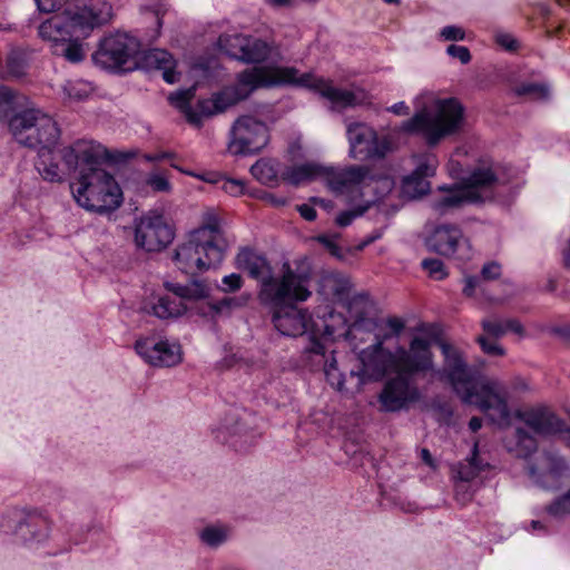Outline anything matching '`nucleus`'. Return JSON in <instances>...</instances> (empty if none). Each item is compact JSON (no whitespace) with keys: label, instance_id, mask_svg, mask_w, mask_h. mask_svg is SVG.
I'll list each match as a JSON object with an SVG mask.
<instances>
[{"label":"nucleus","instance_id":"nucleus-7","mask_svg":"<svg viewBox=\"0 0 570 570\" xmlns=\"http://www.w3.org/2000/svg\"><path fill=\"white\" fill-rule=\"evenodd\" d=\"M282 178L295 186L320 179L333 194L344 197L348 204L364 199L379 185L385 190L392 187L389 178L374 180L365 166L333 167L315 161L289 166L282 173Z\"/></svg>","mask_w":570,"mask_h":570},{"label":"nucleus","instance_id":"nucleus-23","mask_svg":"<svg viewBox=\"0 0 570 570\" xmlns=\"http://www.w3.org/2000/svg\"><path fill=\"white\" fill-rule=\"evenodd\" d=\"M488 468L478 455V443H474L472 456L464 463H460L455 468V500L460 504H466L471 501V493L461 497V488L465 487V482H471L479 476V474Z\"/></svg>","mask_w":570,"mask_h":570},{"label":"nucleus","instance_id":"nucleus-51","mask_svg":"<svg viewBox=\"0 0 570 570\" xmlns=\"http://www.w3.org/2000/svg\"><path fill=\"white\" fill-rule=\"evenodd\" d=\"M476 285H478V281H476L475 277H466L465 278V285H464V288H463V293L466 296L473 295Z\"/></svg>","mask_w":570,"mask_h":570},{"label":"nucleus","instance_id":"nucleus-27","mask_svg":"<svg viewBox=\"0 0 570 570\" xmlns=\"http://www.w3.org/2000/svg\"><path fill=\"white\" fill-rule=\"evenodd\" d=\"M250 174L259 183L275 186L278 183L276 164L271 159H259L250 167Z\"/></svg>","mask_w":570,"mask_h":570},{"label":"nucleus","instance_id":"nucleus-20","mask_svg":"<svg viewBox=\"0 0 570 570\" xmlns=\"http://www.w3.org/2000/svg\"><path fill=\"white\" fill-rule=\"evenodd\" d=\"M137 354L149 365L170 367L183 360L181 346L178 342L147 336L135 343Z\"/></svg>","mask_w":570,"mask_h":570},{"label":"nucleus","instance_id":"nucleus-36","mask_svg":"<svg viewBox=\"0 0 570 570\" xmlns=\"http://www.w3.org/2000/svg\"><path fill=\"white\" fill-rule=\"evenodd\" d=\"M146 184L154 190L159 193H169L171 190V185L169 179L161 174L153 173L147 179Z\"/></svg>","mask_w":570,"mask_h":570},{"label":"nucleus","instance_id":"nucleus-54","mask_svg":"<svg viewBox=\"0 0 570 570\" xmlns=\"http://www.w3.org/2000/svg\"><path fill=\"white\" fill-rule=\"evenodd\" d=\"M302 150V144L301 141H294L291 144L289 148H288V153L291 154V156L293 158L299 156V151Z\"/></svg>","mask_w":570,"mask_h":570},{"label":"nucleus","instance_id":"nucleus-2","mask_svg":"<svg viewBox=\"0 0 570 570\" xmlns=\"http://www.w3.org/2000/svg\"><path fill=\"white\" fill-rule=\"evenodd\" d=\"M444 356L440 379H445L466 404L484 412L491 421L509 426L521 421L532 431L542 435H558L570 445V429L546 407L512 409L508 392L495 381L481 376L475 368L469 367L461 351L444 341L439 342Z\"/></svg>","mask_w":570,"mask_h":570},{"label":"nucleus","instance_id":"nucleus-6","mask_svg":"<svg viewBox=\"0 0 570 570\" xmlns=\"http://www.w3.org/2000/svg\"><path fill=\"white\" fill-rule=\"evenodd\" d=\"M111 19L112 7L106 0H76L61 12L42 21L38 33L53 55L78 63L87 56L86 40Z\"/></svg>","mask_w":570,"mask_h":570},{"label":"nucleus","instance_id":"nucleus-62","mask_svg":"<svg viewBox=\"0 0 570 570\" xmlns=\"http://www.w3.org/2000/svg\"><path fill=\"white\" fill-rule=\"evenodd\" d=\"M6 97V89L0 87V98Z\"/></svg>","mask_w":570,"mask_h":570},{"label":"nucleus","instance_id":"nucleus-53","mask_svg":"<svg viewBox=\"0 0 570 570\" xmlns=\"http://www.w3.org/2000/svg\"><path fill=\"white\" fill-rule=\"evenodd\" d=\"M381 237V234H375L366 237L362 243L356 246L357 250H363L367 245Z\"/></svg>","mask_w":570,"mask_h":570},{"label":"nucleus","instance_id":"nucleus-22","mask_svg":"<svg viewBox=\"0 0 570 570\" xmlns=\"http://www.w3.org/2000/svg\"><path fill=\"white\" fill-rule=\"evenodd\" d=\"M482 327L485 335L478 338L481 348L484 353L490 355H503V348L498 344L495 338L504 335L508 332H513L518 335H522L523 327L515 320H488L482 322Z\"/></svg>","mask_w":570,"mask_h":570},{"label":"nucleus","instance_id":"nucleus-37","mask_svg":"<svg viewBox=\"0 0 570 570\" xmlns=\"http://www.w3.org/2000/svg\"><path fill=\"white\" fill-rule=\"evenodd\" d=\"M244 279L240 274L232 273L225 275L222 278L220 291L224 293H234L239 291L243 287Z\"/></svg>","mask_w":570,"mask_h":570},{"label":"nucleus","instance_id":"nucleus-17","mask_svg":"<svg viewBox=\"0 0 570 570\" xmlns=\"http://www.w3.org/2000/svg\"><path fill=\"white\" fill-rule=\"evenodd\" d=\"M138 51L139 42L135 37L125 32H116L100 41L92 59L96 65L105 69L117 70L130 61Z\"/></svg>","mask_w":570,"mask_h":570},{"label":"nucleus","instance_id":"nucleus-60","mask_svg":"<svg viewBox=\"0 0 570 570\" xmlns=\"http://www.w3.org/2000/svg\"><path fill=\"white\" fill-rule=\"evenodd\" d=\"M560 6L570 8V0H556Z\"/></svg>","mask_w":570,"mask_h":570},{"label":"nucleus","instance_id":"nucleus-35","mask_svg":"<svg viewBox=\"0 0 570 570\" xmlns=\"http://www.w3.org/2000/svg\"><path fill=\"white\" fill-rule=\"evenodd\" d=\"M422 267L434 279H443L448 273L442 261L438 258H428L422 262Z\"/></svg>","mask_w":570,"mask_h":570},{"label":"nucleus","instance_id":"nucleus-26","mask_svg":"<svg viewBox=\"0 0 570 570\" xmlns=\"http://www.w3.org/2000/svg\"><path fill=\"white\" fill-rule=\"evenodd\" d=\"M145 62L148 67L163 71V78L168 83H175L179 79L176 72V61L173 56L163 49H153L145 56Z\"/></svg>","mask_w":570,"mask_h":570},{"label":"nucleus","instance_id":"nucleus-38","mask_svg":"<svg viewBox=\"0 0 570 570\" xmlns=\"http://www.w3.org/2000/svg\"><path fill=\"white\" fill-rule=\"evenodd\" d=\"M220 188L225 193H227L234 197L240 196L245 193L244 181L238 180V179H233V178H226V177L222 178Z\"/></svg>","mask_w":570,"mask_h":570},{"label":"nucleus","instance_id":"nucleus-29","mask_svg":"<svg viewBox=\"0 0 570 570\" xmlns=\"http://www.w3.org/2000/svg\"><path fill=\"white\" fill-rule=\"evenodd\" d=\"M92 90L91 83L81 79L68 80L62 86L65 99L69 101L83 100L91 95Z\"/></svg>","mask_w":570,"mask_h":570},{"label":"nucleus","instance_id":"nucleus-8","mask_svg":"<svg viewBox=\"0 0 570 570\" xmlns=\"http://www.w3.org/2000/svg\"><path fill=\"white\" fill-rule=\"evenodd\" d=\"M229 246L218 213L207 209L202 215L199 226L177 245L173 259L178 269L195 275L219 266Z\"/></svg>","mask_w":570,"mask_h":570},{"label":"nucleus","instance_id":"nucleus-9","mask_svg":"<svg viewBox=\"0 0 570 570\" xmlns=\"http://www.w3.org/2000/svg\"><path fill=\"white\" fill-rule=\"evenodd\" d=\"M462 151L458 149L448 163V171L451 177L461 179L451 186H440L432 198V209L438 214H444L465 204L485 202L493 198L499 179L490 163H480L466 178L461 175L463 167L460 163Z\"/></svg>","mask_w":570,"mask_h":570},{"label":"nucleus","instance_id":"nucleus-64","mask_svg":"<svg viewBox=\"0 0 570 570\" xmlns=\"http://www.w3.org/2000/svg\"><path fill=\"white\" fill-rule=\"evenodd\" d=\"M315 202H316V203H320V204H324V200H322V199H320V200H318V199H315Z\"/></svg>","mask_w":570,"mask_h":570},{"label":"nucleus","instance_id":"nucleus-34","mask_svg":"<svg viewBox=\"0 0 570 570\" xmlns=\"http://www.w3.org/2000/svg\"><path fill=\"white\" fill-rule=\"evenodd\" d=\"M547 512L554 518H563L570 514V489L549 504Z\"/></svg>","mask_w":570,"mask_h":570},{"label":"nucleus","instance_id":"nucleus-61","mask_svg":"<svg viewBox=\"0 0 570 570\" xmlns=\"http://www.w3.org/2000/svg\"><path fill=\"white\" fill-rule=\"evenodd\" d=\"M531 525L534 530L541 529V523L539 521H532Z\"/></svg>","mask_w":570,"mask_h":570},{"label":"nucleus","instance_id":"nucleus-48","mask_svg":"<svg viewBox=\"0 0 570 570\" xmlns=\"http://www.w3.org/2000/svg\"><path fill=\"white\" fill-rule=\"evenodd\" d=\"M175 155L169 151H156L151 154H145L144 159L147 161H160L165 159H174Z\"/></svg>","mask_w":570,"mask_h":570},{"label":"nucleus","instance_id":"nucleus-41","mask_svg":"<svg viewBox=\"0 0 570 570\" xmlns=\"http://www.w3.org/2000/svg\"><path fill=\"white\" fill-rule=\"evenodd\" d=\"M440 36L448 41H458L465 38V31L461 27L446 26L441 30Z\"/></svg>","mask_w":570,"mask_h":570},{"label":"nucleus","instance_id":"nucleus-5","mask_svg":"<svg viewBox=\"0 0 570 570\" xmlns=\"http://www.w3.org/2000/svg\"><path fill=\"white\" fill-rule=\"evenodd\" d=\"M9 129L19 144L38 148L36 168L49 181H60L67 171L79 170L101 156V146L91 141L61 148L56 121L38 109L14 115L9 121Z\"/></svg>","mask_w":570,"mask_h":570},{"label":"nucleus","instance_id":"nucleus-42","mask_svg":"<svg viewBox=\"0 0 570 570\" xmlns=\"http://www.w3.org/2000/svg\"><path fill=\"white\" fill-rule=\"evenodd\" d=\"M446 52L449 56L459 59L462 63H468L471 60L469 49L463 46L451 45L448 47Z\"/></svg>","mask_w":570,"mask_h":570},{"label":"nucleus","instance_id":"nucleus-46","mask_svg":"<svg viewBox=\"0 0 570 570\" xmlns=\"http://www.w3.org/2000/svg\"><path fill=\"white\" fill-rule=\"evenodd\" d=\"M247 439L248 435H240L238 432H235L230 434V438L228 440L224 438L223 441L229 442L230 445L234 446L236 450L242 451L246 448L245 445L248 443Z\"/></svg>","mask_w":570,"mask_h":570},{"label":"nucleus","instance_id":"nucleus-4","mask_svg":"<svg viewBox=\"0 0 570 570\" xmlns=\"http://www.w3.org/2000/svg\"><path fill=\"white\" fill-rule=\"evenodd\" d=\"M368 303L366 295H356L347 304L353 315L356 305L365 306ZM354 323L348 334L353 338H363L364 330H368L370 345L356 353V364L350 371L351 379H356L354 392H361L365 384L379 382L389 373H421L433 368L431 340L414 337L410 348L397 347L390 351L384 342L397 336L404 328V322L397 317H390L382 322L365 321L362 313H355ZM353 393V391H351Z\"/></svg>","mask_w":570,"mask_h":570},{"label":"nucleus","instance_id":"nucleus-19","mask_svg":"<svg viewBox=\"0 0 570 570\" xmlns=\"http://www.w3.org/2000/svg\"><path fill=\"white\" fill-rule=\"evenodd\" d=\"M425 244L431 252L459 261L470 259L472 247L462 230L451 224L435 226L426 237Z\"/></svg>","mask_w":570,"mask_h":570},{"label":"nucleus","instance_id":"nucleus-50","mask_svg":"<svg viewBox=\"0 0 570 570\" xmlns=\"http://www.w3.org/2000/svg\"><path fill=\"white\" fill-rule=\"evenodd\" d=\"M246 303H247V297H230V298L223 299L220 302V305L232 308V307L244 306Z\"/></svg>","mask_w":570,"mask_h":570},{"label":"nucleus","instance_id":"nucleus-43","mask_svg":"<svg viewBox=\"0 0 570 570\" xmlns=\"http://www.w3.org/2000/svg\"><path fill=\"white\" fill-rule=\"evenodd\" d=\"M170 165H171L173 168L178 169L179 171H181L184 174H187V175H190V176H194V177H198L202 180L210 183V184H220L222 178H224L223 176H220L219 174H216V173H209V174H205V175L199 176V175H196V174H194L191 171H187V170L180 168L175 163H171Z\"/></svg>","mask_w":570,"mask_h":570},{"label":"nucleus","instance_id":"nucleus-47","mask_svg":"<svg viewBox=\"0 0 570 570\" xmlns=\"http://www.w3.org/2000/svg\"><path fill=\"white\" fill-rule=\"evenodd\" d=\"M501 274V266L497 263H488L482 268V276L484 279H494Z\"/></svg>","mask_w":570,"mask_h":570},{"label":"nucleus","instance_id":"nucleus-1","mask_svg":"<svg viewBox=\"0 0 570 570\" xmlns=\"http://www.w3.org/2000/svg\"><path fill=\"white\" fill-rule=\"evenodd\" d=\"M311 294L307 277L284 266L281 277L263 281L258 298L272 307V323L279 334L288 337L308 335L307 356L316 357L323 364L325 377L333 389L348 393L333 348L334 340L345 334V321L333 312L326 318L314 321L307 309L294 304L305 302Z\"/></svg>","mask_w":570,"mask_h":570},{"label":"nucleus","instance_id":"nucleus-31","mask_svg":"<svg viewBox=\"0 0 570 570\" xmlns=\"http://www.w3.org/2000/svg\"><path fill=\"white\" fill-rule=\"evenodd\" d=\"M414 161L415 169L413 170L412 174L415 176H423L425 179L434 176L436 168L439 166L438 158L432 153L415 156Z\"/></svg>","mask_w":570,"mask_h":570},{"label":"nucleus","instance_id":"nucleus-45","mask_svg":"<svg viewBox=\"0 0 570 570\" xmlns=\"http://www.w3.org/2000/svg\"><path fill=\"white\" fill-rule=\"evenodd\" d=\"M66 0H36L38 9L42 12H52L59 9Z\"/></svg>","mask_w":570,"mask_h":570},{"label":"nucleus","instance_id":"nucleus-28","mask_svg":"<svg viewBox=\"0 0 570 570\" xmlns=\"http://www.w3.org/2000/svg\"><path fill=\"white\" fill-rule=\"evenodd\" d=\"M535 446L537 441L519 428L515 431V442H507V449L521 458L529 456Z\"/></svg>","mask_w":570,"mask_h":570},{"label":"nucleus","instance_id":"nucleus-15","mask_svg":"<svg viewBox=\"0 0 570 570\" xmlns=\"http://www.w3.org/2000/svg\"><path fill=\"white\" fill-rule=\"evenodd\" d=\"M413 373H396L387 379L377 394L379 411L395 413L406 411L422 399L416 383L410 379Z\"/></svg>","mask_w":570,"mask_h":570},{"label":"nucleus","instance_id":"nucleus-55","mask_svg":"<svg viewBox=\"0 0 570 570\" xmlns=\"http://www.w3.org/2000/svg\"><path fill=\"white\" fill-rule=\"evenodd\" d=\"M482 426V421L481 419L479 417H472L469 422V428L471 429V431L473 432H476L478 430H480Z\"/></svg>","mask_w":570,"mask_h":570},{"label":"nucleus","instance_id":"nucleus-16","mask_svg":"<svg viewBox=\"0 0 570 570\" xmlns=\"http://www.w3.org/2000/svg\"><path fill=\"white\" fill-rule=\"evenodd\" d=\"M269 141L268 127L253 116H240L230 129L228 151L232 155H249L261 151Z\"/></svg>","mask_w":570,"mask_h":570},{"label":"nucleus","instance_id":"nucleus-32","mask_svg":"<svg viewBox=\"0 0 570 570\" xmlns=\"http://www.w3.org/2000/svg\"><path fill=\"white\" fill-rule=\"evenodd\" d=\"M373 202V199H364L363 204H358L355 208L340 213L335 218V223L340 227L351 225L355 218L362 216L367 210Z\"/></svg>","mask_w":570,"mask_h":570},{"label":"nucleus","instance_id":"nucleus-13","mask_svg":"<svg viewBox=\"0 0 570 570\" xmlns=\"http://www.w3.org/2000/svg\"><path fill=\"white\" fill-rule=\"evenodd\" d=\"M218 46L227 55L246 63L261 66H278L283 59L281 45L273 38H261L245 35H224Z\"/></svg>","mask_w":570,"mask_h":570},{"label":"nucleus","instance_id":"nucleus-33","mask_svg":"<svg viewBox=\"0 0 570 570\" xmlns=\"http://www.w3.org/2000/svg\"><path fill=\"white\" fill-rule=\"evenodd\" d=\"M227 535V529L220 525L207 527L200 533L203 542L212 547L218 546L222 542H224Z\"/></svg>","mask_w":570,"mask_h":570},{"label":"nucleus","instance_id":"nucleus-49","mask_svg":"<svg viewBox=\"0 0 570 570\" xmlns=\"http://www.w3.org/2000/svg\"><path fill=\"white\" fill-rule=\"evenodd\" d=\"M297 210L301 216L308 222H312L316 218V210L307 204L297 206Z\"/></svg>","mask_w":570,"mask_h":570},{"label":"nucleus","instance_id":"nucleus-39","mask_svg":"<svg viewBox=\"0 0 570 570\" xmlns=\"http://www.w3.org/2000/svg\"><path fill=\"white\" fill-rule=\"evenodd\" d=\"M494 41L508 51H514L519 47L517 39L511 33L501 30L494 33Z\"/></svg>","mask_w":570,"mask_h":570},{"label":"nucleus","instance_id":"nucleus-21","mask_svg":"<svg viewBox=\"0 0 570 570\" xmlns=\"http://www.w3.org/2000/svg\"><path fill=\"white\" fill-rule=\"evenodd\" d=\"M531 478L544 489H557L570 479V470L562 459L552 454H541L530 466Z\"/></svg>","mask_w":570,"mask_h":570},{"label":"nucleus","instance_id":"nucleus-18","mask_svg":"<svg viewBox=\"0 0 570 570\" xmlns=\"http://www.w3.org/2000/svg\"><path fill=\"white\" fill-rule=\"evenodd\" d=\"M350 156L355 159L383 158L393 149L389 136L379 137L370 126L355 122L347 126Z\"/></svg>","mask_w":570,"mask_h":570},{"label":"nucleus","instance_id":"nucleus-59","mask_svg":"<svg viewBox=\"0 0 570 570\" xmlns=\"http://www.w3.org/2000/svg\"><path fill=\"white\" fill-rule=\"evenodd\" d=\"M470 482H465V487L461 488V497L468 493H471V499L473 498V491L471 489Z\"/></svg>","mask_w":570,"mask_h":570},{"label":"nucleus","instance_id":"nucleus-25","mask_svg":"<svg viewBox=\"0 0 570 570\" xmlns=\"http://www.w3.org/2000/svg\"><path fill=\"white\" fill-rule=\"evenodd\" d=\"M321 291L333 301L344 303L350 296L351 281L341 273L331 272L322 277Z\"/></svg>","mask_w":570,"mask_h":570},{"label":"nucleus","instance_id":"nucleus-44","mask_svg":"<svg viewBox=\"0 0 570 570\" xmlns=\"http://www.w3.org/2000/svg\"><path fill=\"white\" fill-rule=\"evenodd\" d=\"M518 95H534V96H543L546 95V89L542 86L535 83H525L517 88Z\"/></svg>","mask_w":570,"mask_h":570},{"label":"nucleus","instance_id":"nucleus-11","mask_svg":"<svg viewBox=\"0 0 570 570\" xmlns=\"http://www.w3.org/2000/svg\"><path fill=\"white\" fill-rule=\"evenodd\" d=\"M106 157V149L101 146V156L97 161L83 165L77 179L70 185L73 199L86 210L108 213L122 204L119 184L112 175L100 167Z\"/></svg>","mask_w":570,"mask_h":570},{"label":"nucleus","instance_id":"nucleus-14","mask_svg":"<svg viewBox=\"0 0 570 570\" xmlns=\"http://www.w3.org/2000/svg\"><path fill=\"white\" fill-rule=\"evenodd\" d=\"M174 237L173 225L158 209H150L135 219L134 240L141 249L158 252L169 245Z\"/></svg>","mask_w":570,"mask_h":570},{"label":"nucleus","instance_id":"nucleus-24","mask_svg":"<svg viewBox=\"0 0 570 570\" xmlns=\"http://www.w3.org/2000/svg\"><path fill=\"white\" fill-rule=\"evenodd\" d=\"M235 265L237 268L248 272L250 277L258 279L261 285L264 279L282 276V274L269 275L271 268L267 261L249 248L238 252L235 257Z\"/></svg>","mask_w":570,"mask_h":570},{"label":"nucleus","instance_id":"nucleus-52","mask_svg":"<svg viewBox=\"0 0 570 570\" xmlns=\"http://www.w3.org/2000/svg\"><path fill=\"white\" fill-rule=\"evenodd\" d=\"M390 110L396 115H409V112H410L409 106L403 101L393 105L390 108Z\"/></svg>","mask_w":570,"mask_h":570},{"label":"nucleus","instance_id":"nucleus-40","mask_svg":"<svg viewBox=\"0 0 570 570\" xmlns=\"http://www.w3.org/2000/svg\"><path fill=\"white\" fill-rule=\"evenodd\" d=\"M316 240L321 243L332 256L342 258V252L336 243V236L321 235L316 237Z\"/></svg>","mask_w":570,"mask_h":570},{"label":"nucleus","instance_id":"nucleus-63","mask_svg":"<svg viewBox=\"0 0 570 570\" xmlns=\"http://www.w3.org/2000/svg\"><path fill=\"white\" fill-rule=\"evenodd\" d=\"M386 3H397L399 0H384Z\"/></svg>","mask_w":570,"mask_h":570},{"label":"nucleus","instance_id":"nucleus-56","mask_svg":"<svg viewBox=\"0 0 570 570\" xmlns=\"http://www.w3.org/2000/svg\"><path fill=\"white\" fill-rule=\"evenodd\" d=\"M422 460L430 466L434 468V462L429 450L423 449L421 452Z\"/></svg>","mask_w":570,"mask_h":570},{"label":"nucleus","instance_id":"nucleus-12","mask_svg":"<svg viewBox=\"0 0 570 570\" xmlns=\"http://www.w3.org/2000/svg\"><path fill=\"white\" fill-rule=\"evenodd\" d=\"M169 293L154 294L144 304V311L159 320H175L188 309L186 302L208 297L210 288L204 282L187 285L166 283Z\"/></svg>","mask_w":570,"mask_h":570},{"label":"nucleus","instance_id":"nucleus-10","mask_svg":"<svg viewBox=\"0 0 570 570\" xmlns=\"http://www.w3.org/2000/svg\"><path fill=\"white\" fill-rule=\"evenodd\" d=\"M415 114L401 129L421 135L429 145H436L446 136L460 131L464 124V108L455 98L441 99L433 91H422L413 101Z\"/></svg>","mask_w":570,"mask_h":570},{"label":"nucleus","instance_id":"nucleus-58","mask_svg":"<svg viewBox=\"0 0 570 570\" xmlns=\"http://www.w3.org/2000/svg\"><path fill=\"white\" fill-rule=\"evenodd\" d=\"M292 0H268V2L274 7H285L289 6Z\"/></svg>","mask_w":570,"mask_h":570},{"label":"nucleus","instance_id":"nucleus-57","mask_svg":"<svg viewBox=\"0 0 570 570\" xmlns=\"http://www.w3.org/2000/svg\"><path fill=\"white\" fill-rule=\"evenodd\" d=\"M267 199L275 206H283L287 203L285 198L276 197L274 195H268Z\"/></svg>","mask_w":570,"mask_h":570},{"label":"nucleus","instance_id":"nucleus-30","mask_svg":"<svg viewBox=\"0 0 570 570\" xmlns=\"http://www.w3.org/2000/svg\"><path fill=\"white\" fill-rule=\"evenodd\" d=\"M430 189V181L423 176L410 174L402 180V194L407 198H416Z\"/></svg>","mask_w":570,"mask_h":570},{"label":"nucleus","instance_id":"nucleus-3","mask_svg":"<svg viewBox=\"0 0 570 570\" xmlns=\"http://www.w3.org/2000/svg\"><path fill=\"white\" fill-rule=\"evenodd\" d=\"M282 86H298L314 90L330 100L334 108L354 106L358 101L354 92L338 89L331 81L312 72L302 73L295 67L274 65L255 66L238 72L235 83L214 92L210 98L199 100L197 110L189 106L194 96L193 89L171 94L169 101L185 115L188 122L198 127L204 117L226 111L259 88Z\"/></svg>","mask_w":570,"mask_h":570}]
</instances>
